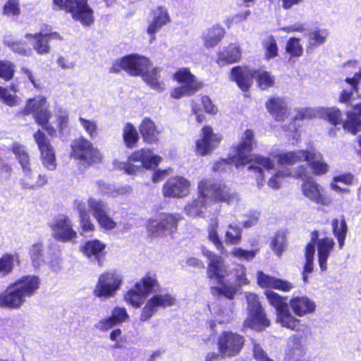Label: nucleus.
I'll return each instance as SVG.
<instances>
[{
    "instance_id": "58",
    "label": "nucleus",
    "mask_w": 361,
    "mask_h": 361,
    "mask_svg": "<svg viewBox=\"0 0 361 361\" xmlns=\"http://www.w3.org/2000/svg\"><path fill=\"white\" fill-rule=\"evenodd\" d=\"M79 122L90 138L96 137L97 135V124L94 121L80 117Z\"/></svg>"
},
{
    "instance_id": "64",
    "label": "nucleus",
    "mask_w": 361,
    "mask_h": 361,
    "mask_svg": "<svg viewBox=\"0 0 361 361\" xmlns=\"http://www.w3.org/2000/svg\"><path fill=\"white\" fill-rule=\"evenodd\" d=\"M0 99L3 103L9 106H16L20 104V98L14 94H11L8 89L3 88L0 94Z\"/></svg>"
},
{
    "instance_id": "31",
    "label": "nucleus",
    "mask_w": 361,
    "mask_h": 361,
    "mask_svg": "<svg viewBox=\"0 0 361 361\" xmlns=\"http://www.w3.org/2000/svg\"><path fill=\"white\" fill-rule=\"evenodd\" d=\"M309 150L289 151L273 156L277 158L278 164L280 165L293 166L308 159Z\"/></svg>"
},
{
    "instance_id": "13",
    "label": "nucleus",
    "mask_w": 361,
    "mask_h": 361,
    "mask_svg": "<svg viewBox=\"0 0 361 361\" xmlns=\"http://www.w3.org/2000/svg\"><path fill=\"white\" fill-rule=\"evenodd\" d=\"M181 219L179 214H159L156 218L149 220L147 229L149 235L158 237L163 235L165 232L173 233Z\"/></svg>"
},
{
    "instance_id": "37",
    "label": "nucleus",
    "mask_w": 361,
    "mask_h": 361,
    "mask_svg": "<svg viewBox=\"0 0 361 361\" xmlns=\"http://www.w3.org/2000/svg\"><path fill=\"white\" fill-rule=\"evenodd\" d=\"M219 221L216 218L212 219L207 228V233L208 240L215 246V247L221 252L226 254V250L219 235Z\"/></svg>"
},
{
    "instance_id": "50",
    "label": "nucleus",
    "mask_w": 361,
    "mask_h": 361,
    "mask_svg": "<svg viewBox=\"0 0 361 361\" xmlns=\"http://www.w3.org/2000/svg\"><path fill=\"white\" fill-rule=\"evenodd\" d=\"M324 107L305 108L297 111L293 120L311 119L313 118H321L322 112H325Z\"/></svg>"
},
{
    "instance_id": "27",
    "label": "nucleus",
    "mask_w": 361,
    "mask_h": 361,
    "mask_svg": "<svg viewBox=\"0 0 361 361\" xmlns=\"http://www.w3.org/2000/svg\"><path fill=\"white\" fill-rule=\"evenodd\" d=\"M231 78L244 92L249 90L255 78V70L247 67L237 66L231 70Z\"/></svg>"
},
{
    "instance_id": "2",
    "label": "nucleus",
    "mask_w": 361,
    "mask_h": 361,
    "mask_svg": "<svg viewBox=\"0 0 361 361\" xmlns=\"http://www.w3.org/2000/svg\"><path fill=\"white\" fill-rule=\"evenodd\" d=\"M238 200V194L224 183L202 179L197 185V197L187 203L184 212L191 218L202 217L207 209L216 202L233 204Z\"/></svg>"
},
{
    "instance_id": "33",
    "label": "nucleus",
    "mask_w": 361,
    "mask_h": 361,
    "mask_svg": "<svg viewBox=\"0 0 361 361\" xmlns=\"http://www.w3.org/2000/svg\"><path fill=\"white\" fill-rule=\"evenodd\" d=\"M244 325L254 330L261 331L269 326V321L266 318L263 309L250 310L248 311Z\"/></svg>"
},
{
    "instance_id": "44",
    "label": "nucleus",
    "mask_w": 361,
    "mask_h": 361,
    "mask_svg": "<svg viewBox=\"0 0 361 361\" xmlns=\"http://www.w3.org/2000/svg\"><path fill=\"white\" fill-rule=\"evenodd\" d=\"M122 136L125 145L129 149L135 147L140 138L136 128L130 123L124 125Z\"/></svg>"
},
{
    "instance_id": "36",
    "label": "nucleus",
    "mask_w": 361,
    "mask_h": 361,
    "mask_svg": "<svg viewBox=\"0 0 361 361\" xmlns=\"http://www.w3.org/2000/svg\"><path fill=\"white\" fill-rule=\"evenodd\" d=\"M161 69L159 68H154L150 69V66L145 73H142V77L145 82L151 87L153 90L161 92L166 89L165 84L159 80Z\"/></svg>"
},
{
    "instance_id": "46",
    "label": "nucleus",
    "mask_w": 361,
    "mask_h": 361,
    "mask_svg": "<svg viewBox=\"0 0 361 361\" xmlns=\"http://www.w3.org/2000/svg\"><path fill=\"white\" fill-rule=\"evenodd\" d=\"M286 177H294V171L288 168H283L276 171L268 180V185L274 189L278 190L281 188L283 180Z\"/></svg>"
},
{
    "instance_id": "54",
    "label": "nucleus",
    "mask_w": 361,
    "mask_h": 361,
    "mask_svg": "<svg viewBox=\"0 0 361 361\" xmlns=\"http://www.w3.org/2000/svg\"><path fill=\"white\" fill-rule=\"evenodd\" d=\"M231 269V275H234L235 283L238 286L249 284L250 281L246 277V267L245 266L237 264L233 269Z\"/></svg>"
},
{
    "instance_id": "11",
    "label": "nucleus",
    "mask_w": 361,
    "mask_h": 361,
    "mask_svg": "<svg viewBox=\"0 0 361 361\" xmlns=\"http://www.w3.org/2000/svg\"><path fill=\"white\" fill-rule=\"evenodd\" d=\"M294 177L303 180L300 186L302 195L310 201L324 205L326 203L325 197L322 194L321 186L314 179L307 176V166L302 164L294 169Z\"/></svg>"
},
{
    "instance_id": "17",
    "label": "nucleus",
    "mask_w": 361,
    "mask_h": 361,
    "mask_svg": "<svg viewBox=\"0 0 361 361\" xmlns=\"http://www.w3.org/2000/svg\"><path fill=\"white\" fill-rule=\"evenodd\" d=\"M122 283L120 274L115 272H106L101 274L94 290V295L98 298H109L115 295Z\"/></svg>"
},
{
    "instance_id": "51",
    "label": "nucleus",
    "mask_w": 361,
    "mask_h": 361,
    "mask_svg": "<svg viewBox=\"0 0 361 361\" xmlns=\"http://www.w3.org/2000/svg\"><path fill=\"white\" fill-rule=\"evenodd\" d=\"M288 348L289 353L297 357L302 356L305 353L304 346L301 343V337L293 335L288 338Z\"/></svg>"
},
{
    "instance_id": "7",
    "label": "nucleus",
    "mask_w": 361,
    "mask_h": 361,
    "mask_svg": "<svg viewBox=\"0 0 361 361\" xmlns=\"http://www.w3.org/2000/svg\"><path fill=\"white\" fill-rule=\"evenodd\" d=\"M161 159L151 149L142 148L133 152L128 157V161L121 163L118 167L126 173L134 175L140 172L142 169H155Z\"/></svg>"
},
{
    "instance_id": "53",
    "label": "nucleus",
    "mask_w": 361,
    "mask_h": 361,
    "mask_svg": "<svg viewBox=\"0 0 361 361\" xmlns=\"http://www.w3.org/2000/svg\"><path fill=\"white\" fill-rule=\"evenodd\" d=\"M324 110L326 111L325 112H322L321 114V118L327 119L332 125L336 126L337 124L341 123L343 124V123L345 121L341 119V113L338 109L335 107H324Z\"/></svg>"
},
{
    "instance_id": "55",
    "label": "nucleus",
    "mask_w": 361,
    "mask_h": 361,
    "mask_svg": "<svg viewBox=\"0 0 361 361\" xmlns=\"http://www.w3.org/2000/svg\"><path fill=\"white\" fill-rule=\"evenodd\" d=\"M30 255L35 267L41 265L45 261L42 245L39 243L33 244L30 249Z\"/></svg>"
},
{
    "instance_id": "35",
    "label": "nucleus",
    "mask_w": 361,
    "mask_h": 361,
    "mask_svg": "<svg viewBox=\"0 0 361 361\" xmlns=\"http://www.w3.org/2000/svg\"><path fill=\"white\" fill-rule=\"evenodd\" d=\"M361 104L356 105L353 111H350L347 114L345 121L343 123L344 130L356 134L361 130Z\"/></svg>"
},
{
    "instance_id": "9",
    "label": "nucleus",
    "mask_w": 361,
    "mask_h": 361,
    "mask_svg": "<svg viewBox=\"0 0 361 361\" xmlns=\"http://www.w3.org/2000/svg\"><path fill=\"white\" fill-rule=\"evenodd\" d=\"M88 0H53L55 8L65 10L72 18L83 25H90L94 21L93 11L87 4Z\"/></svg>"
},
{
    "instance_id": "47",
    "label": "nucleus",
    "mask_w": 361,
    "mask_h": 361,
    "mask_svg": "<svg viewBox=\"0 0 361 361\" xmlns=\"http://www.w3.org/2000/svg\"><path fill=\"white\" fill-rule=\"evenodd\" d=\"M255 78L257 86L263 90L272 87L275 80L274 77L269 71L263 69L255 70Z\"/></svg>"
},
{
    "instance_id": "45",
    "label": "nucleus",
    "mask_w": 361,
    "mask_h": 361,
    "mask_svg": "<svg viewBox=\"0 0 361 361\" xmlns=\"http://www.w3.org/2000/svg\"><path fill=\"white\" fill-rule=\"evenodd\" d=\"M315 243H309L305 249V264L303 268L302 279L305 282L308 281V274L312 273L314 267Z\"/></svg>"
},
{
    "instance_id": "28",
    "label": "nucleus",
    "mask_w": 361,
    "mask_h": 361,
    "mask_svg": "<svg viewBox=\"0 0 361 361\" xmlns=\"http://www.w3.org/2000/svg\"><path fill=\"white\" fill-rule=\"evenodd\" d=\"M139 131L143 141L147 144H154L159 140L161 130L154 121L149 117H145L140 126Z\"/></svg>"
},
{
    "instance_id": "29",
    "label": "nucleus",
    "mask_w": 361,
    "mask_h": 361,
    "mask_svg": "<svg viewBox=\"0 0 361 361\" xmlns=\"http://www.w3.org/2000/svg\"><path fill=\"white\" fill-rule=\"evenodd\" d=\"M317 255L319 267L322 271L327 269V259L332 252L335 243L332 238H323L317 241Z\"/></svg>"
},
{
    "instance_id": "39",
    "label": "nucleus",
    "mask_w": 361,
    "mask_h": 361,
    "mask_svg": "<svg viewBox=\"0 0 361 361\" xmlns=\"http://www.w3.org/2000/svg\"><path fill=\"white\" fill-rule=\"evenodd\" d=\"M329 35V30L326 28L314 29L308 34L307 51L312 50L324 44Z\"/></svg>"
},
{
    "instance_id": "30",
    "label": "nucleus",
    "mask_w": 361,
    "mask_h": 361,
    "mask_svg": "<svg viewBox=\"0 0 361 361\" xmlns=\"http://www.w3.org/2000/svg\"><path fill=\"white\" fill-rule=\"evenodd\" d=\"M290 306L298 317L311 314L315 310V303L306 296L294 297L290 300Z\"/></svg>"
},
{
    "instance_id": "63",
    "label": "nucleus",
    "mask_w": 361,
    "mask_h": 361,
    "mask_svg": "<svg viewBox=\"0 0 361 361\" xmlns=\"http://www.w3.org/2000/svg\"><path fill=\"white\" fill-rule=\"evenodd\" d=\"M286 245L285 235L283 232L276 233L271 242V246L277 255H280Z\"/></svg>"
},
{
    "instance_id": "61",
    "label": "nucleus",
    "mask_w": 361,
    "mask_h": 361,
    "mask_svg": "<svg viewBox=\"0 0 361 361\" xmlns=\"http://www.w3.org/2000/svg\"><path fill=\"white\" fill-rule=\"evenodd\" d=\"M56 116L57 118V126L61 133H63V130L68 126L69 121L68 112L66 109L59 107L56 110Z\"/></svg>"
},
{
    "instance_id": "42",
    "label": "nucleus",
    "mask_w": 361,
    "mask_h": 361,
    "mask_svg": "<svg viewBox=\"0 0 361 361\" xmlns=\"http://www.w3.org/2000/svg\"><path fill=\"white\" fill-rule=\"evenodd\" d=\"M276 322L291 330L298 331L299 329L300 320L292 315L288 307L276 313Z\"/></svg>"
},
{
    "instance_id": "15",
    "label": "nucleus",
    "mask_w": 361,
    "mask_h": 361,
    "mask_svg": "<svg viewBox=\"0 0 361 361\" xmlns=\"http://www.w3.org/2000/svg\"><path fill=\"white\" fill-rule=\"evenodd\" d=\"M245 344L242 335L232 331H224L218 338V350L223 357H232L238 355Z\"/></svg>"
},
{
    "instance_id": "60",
    "label": "nucleus",
    "mask_w": 361,
    "mask_h": 361,
    "mask_svg": "<svg viewBox=\"0 0 361 361\" xmlns=\"http://www.w3.org/2000/svg\"><path fill=\"white\" fill-rule=\"evenodd\" d=\"M258 250H246L240 247H233L231 254L239 259L252 260L257 255Z\"/></svg>"
},
{
    "instance_id": "24",
    "label": "nucleus",
    "mask_w": 361,
    "mask_h": 361,
    "mask_svg": "<svg viewBox=\"0 0 361 361\" xmlns=\"http://www.w3.org/2000/svg\"><path fill=\"white\" fill-rule=\"evenodd\" d=\"M257 279L258 285L262 288H274L283 292H289L294 288L292 283L269 276L261 271H257Z\"/></svg>"
},
{
    "instance_id": "32",
    "label": "nucleus",
    "mask_w": 361,
    "mask_h": 361,
    "mask_svg": "<svg viewBox=\"0 0 361 361\" xmlns=\"http://www.w3.org/2000/svg\"><path fill=\"white\" fill-rule=\"evenodd\" d=\"M307 160L306 161L308 164L312 173L315 176H322L326 174L329 171V165L324 161V158L321 153L319 152L311 149L308 151Z\"/></svg>"
},
{
    "instance_id": "21",
    "label": "nucleus",
    "mask_w": 361,
    "mask_h": 361,
    "mask_svg": "<svg viewBox=\"0 0 361 361\" xmlns=\"http://www.w3.org/2000/svg\"><path fill=\"white\" fill-rule=\"evenodd\" d=\"M87 204L92 216L102 228L110 231L117 227V223L108 214V206L106 203L90 197Z\"/></svg>"
},
{
    "instance_id": "1",
    "label": "nucleus",
    "mask_w": 361,
    "mask_h": 361,
    "mask_svg": "<svg viewBox=\"0 0 361 361\" xmlns=\"http://www.w3.org/2000/svg\"><path fill=\"white\" fill-rule=\"evenodd\" d=\"M160 284L155 274L147 273L124 295V300L135 308L145 304L141 310L140 320L146 322L155 314L159 308H167L176 304V299L169 292H159Z\"/></svg>"
},
{
    "instance_id": "20",
    "label": "nucleus",
    "mask_w": 361,
    "mask_h": 361,
    "mask_svg": "<svg viewBox=\"0 0 361 361\" xmlns=\"http://www.w3.org/2000/svg\"><path fill=\"white\" fill-rule=\"evenodd\" d=\"M33 137L40 151L43 166L49 171L55 170L56 168L55 153L48 137L40 130L35 133Z\"/></svg>"
},
{
    "instance_id": "6",
    "label": "nucleus",
    "mask_w": 361,
    "mask_h": 361,
    "mask_svg": "<svg viewBox=\"0 0 361 361\" xmlns=\"http://www.w3.org/2000/svg\"><path fill=\"white\" fill-rule=\"evenodd\" d=\"M12 152L15 154L21 166L23 176L20 180V183L23 188L35 189L40 188L47 183L44 175L38 174L32 170L30 163V156L26 152L25 147L17 142L12 145Z\"/></svg>"
},
{
    "instance_id": "5",
    "label": "nucleus",
    "mask_w": 361,
    "mask_h": 361,
    "mask_svg": "<svg viewBox=\"0 0 361 361\" xmlns=\"http://www.w3.org/2000/svg\"><path fill=\"white\" fill-rule=\"evenodd\" d=\"M202 254L208 259V277L219 284L216 290L226 298L233 299L237 292V286L235 284L225 281V279L231 276V269L229 265L221 256L209 250L203 249Z\"/></svg>"
},
{
    "instance_id": "25",
    "label": "nucleus",
    "mask_w": 361,
    "mask_h": 361,
    "mask_svg": "<svg viewBox=\"0 0 361 361\" xmlns=\"http://www.w3.org/2000/svg\"><path fill=\"white\" fill-rule=\"evenodd\" d=\"M268 112L277 121H283L289 115V109L286 101L281 97L270 98L265 104Z\"/></svg>"
},
{
    "instance_id": "59",
    "label": "nucleus",
    "mask_w": 361,
    "mask_h": 361,
    "mask_svg": "<svg viewBox=\"0 0 361 361\" xmlns=\"http://www.w3.org/2000/svg\"><path fill=\"white\" fill-rule=\"evenodd\" d=\"M109 339L114 342L112 348L115 349L123 348L126 341V338L120 329H114L109 334Z\"/></svg>"
},
{
    "instance_id": "23",
    "label": "nucleus",
    "mask_w": 361,
    "mask_h": 361,
    "mask_svg": "<svg viewBox=\"0 0 361 361\" xmlns=\"http://www.w3.org/2000/svg\"><path fill=\"white\" fill-rule=\"evenodd\" d=\"M170 21L171 18L167 9L164 6H157L151 11L147 17V34L149 35H154L163 26L169 23Z\"/></svg>"
},
{
    "instance_id": "40",
    "label": "nucleus",
    "mask_w": 361,
    "mask_h": 361,
    "mask_svg": "<svg viewBox=\"0 0 361 361\" xmlns=\"http://www.w3.org/2000/svg\"><path fill=\"white\" fill-rule=\"evenodd\" d=\"M55 34H42L27 35L26 37H32L34 40L33 49L39 54H46L49 51V42Z\"/></svg>"
},
{
    "instance_id": "48",
    "label": "nucleus",
    "mask_w": 361,
    "mask_h": 361,
    "mask_svg": "<svg viewBox=\"0 0 361 361\" xmlns=\"http://www.w3.org/2000/svg\"><path fill=\"white\" fill-rule=\"evenodd\" d=\"M333 231L335 237L337 238L339 247L341 249L345 243V238L347 233V225L345 221L334 219L332 221Z\"/></svg>"
},
{
    "instance_id": "56",
    "label": "nucleus",
    "mask_w": 361,
    "mask_h": 361,
    "mask_svg": "<svg viewBox=\"0 0 361 361\" xmlns=\"http://www.w3.org/2000/svg\"><path fill=\"white\" fill-rule=\"evenodd\" d=\"M101 192L104 195H107L110 197H117L120 195H124L130 191L128 186H122L115 188L110 185L102 184L100 185Z\"/></svg>"
},
{
    "instance_id": "16",
    "label": "nucleus",
    "mask_w": 361,
    "mask_h": 361,
    "mask_svg": "<svg viewBox=\"0 0 361 361\" xmlns=\"http://www.w3.org/2000/svg\"><path fill=\"white\" fill-rule=\"evenodd\" d=\"M347 73H353V77H347L343 84V90L339 101L348 102L350 101L355 93L358 92V85L361 81V67L357 61H349L344 65Z\"/></svg>"
},
{
    "instance_id": "34",
    "label": "nucleus",
    "mask_w": 361,
    "mask_h": 361,
    "mask_svg": "<svg viewBox=\"0 0 361 361\" xmlns=\"http://www.w3.org/2000/svg\"><path fill=\"white\" fill-rule=\"evenodd\" d=\"M224 35V29L219 25L208 28L202 34L204 46L207 49L214 47L221 41Z\"/></svg>"
},
{
    "instance_id": "38",
    "label": "nucleus",
    "mask_w": 361,
    "mask_h": 361,
    "mask_svg": "<svg viewBox=\"0 0 361 361\" xmlns=\"http://www.w3.org/2000/svg\"><path fill=\"white\" fill-rule=\"evenodd\" d=\"M240 56L241 50L240 47L236 44H231L219 53L217 63L220 66L235 63L240 60Z\"/></svg>"
},
{
    "instance_id": "3",
    "label": "nucleus",
    "mask_w": 361,
    "mask_h": 361,
    "mask_svg": "<svg viewBox=\"0 0 361 361\" xmlns=\"http://www.w3.org/2000/svg\"><path fill=\"white\" fill-rule=\"evenodd\" d=\"M255 135L252 130H246L241 135L238 145L232 147L230 154V160L236 168L245 166L249 163L250 165L247 170L255 174L257 185H264V172H270L275 169V163L269 157L259 154H252L251 152L255 146Z\"/></svg>"
},
{
    "instance_id": "19",
    "label": "nucleus",
    "mask_w": 361,
    "mask_h": 361,
    "mask_svg": "<svg viewBox=\"0 0 361 361\" xmlns=\"http://www.w3.org/2000/svg\"><path fill=\"white\" fill-rule=\"evenodd\" d=\"M49 226L52 236L57 240L68 242L77 236L71 219L66 215H59L49 224Z\"/></svg>"
},
{
    "instance_id": "12",
    "label": "nucleus",
    "mask_w": 361,
    "mask_h": 361,
    "mask_svg": "<svg viewBox=\"0 0 361 361\" xmlns=\"http://www.w3.org/2000/svg\"><path fill=\"white\" fill-rule=\"evenodd\" d=\"M151 66L150 61L145 56L130 54L116 61L110 68L111 73H118L121 69L133 76L141 75Z\"/></svg>"
},
{
    "instance_id": "57",
    "label": "nucleus",
    "mask_w": 361,
    "mask_h": 361,
    "mask_svg": "<svg viewBox=\"0 0 361 361\" xmlns=\"http://www.w3.org/2000/svg\"><path fill=\"white\" fill-rule=\"evenodd\" d=\"M265 49V57L267 59L275 58L278 55V47L275 39L271 36L263 42Z\"/></svg>"
},
{
    "instance_id": "14",
    "label": "nucleus",
    "mask_w": 361,
    "mask_h": 361,
    "mask_svg": "<svg viewBox=\"0 0 361 361\" xmlns=\"http://www.w3.org/2000/svg\"><path fill=\"white\" fill-rule=\"evenodd\" d=\"M49 106L47 99L43 96H38L27 100L21 114L24 116L32 114L38 125L44 126L47 123H49L52 116Z\"/></svg>"
},
{
    "instance_id": "10",
    "label": "nucleus",
    "mask_w": 361,
    "mask_h": 361,
    "mask_svg": "<svg viewBox=\"0 0 361 361\" xmlns=\"http://www.w3.org/2000/svg\"><path fill=\"white\" fill-rule=\"evenodd\" d=\"M71 156L85 166L100 163L103 158L99 149L94 147L90 141L84 137L73 140L71 144Z\"/></svg>"
},
{
    "instance_id": "52",
    "label": "nucleus",
    "mask_w": 361,
    "mask_h": 361,
    "mask_svg": "<svg viewBox=\"0 0 361 361\" xmlns=\"http://www.w3.org/2000/svg\"><path fill=\"white\" fill-rule=\"evenodd\" d=\"M300 41L299 38L291 37L286 43V51L293 57H300L303 54V47Z\"/></svg>"
},
{
    "instance_id": "41",
    "label": "nucleus",
    "mask_w": 361,
    "mask_h": 361,
    "mask_svg": "<svg viewBox=\"0 0 361 361\" xmlns=\"http://www.w3.org/2000/svg\"><path fill=\"white\" fill-rule=\"evenodd\" d=\"M242 228L236 223H230L224 233V243L226 245H236L242 241Z\"/></svg>"
},
{
    "instance_id": "49",
    "label": "nucleus",
    "mask_w": 361,
    "mask_h": 361,
    "mask_svg": "<svg viewBox=\"0 0 361 361\" xmlns=\"http://www.w3.org/2000/svg\"><path fill=\"white\" fill-rule=\"evenodd\" d=\"M265 295L269 304L275 309L276 313L288 307L287 298H283L272 290H266Z\"/></svg>"
},
{
    "instance_id": "8",
    "label": "nucleus",
    "mask_w": 361,
    "mask_h": 361,
    "mask_svg": "<svg viewBox=\"0 0 361 361\" xmlns=\"http://www.w3.org/2000/svg\"><path fill=\"white\" fill-rule=\"evenodd\" d=\"M173 78L180 84L171 92V97L176 99L191 97L203 87V83L188 68L178 69L174 73Z\"/></svg>"
},
{
    "instance_id": "22",
    "label": "nucleus",
    "mask_w": 361,
    "mask_h": 361,
    "mask_svg": "<svg viewBox=\"0 0 361 361\" xmlns=\"http://www.w3.org/2000/svg\"><path fill=\"white\" fill-rule=\"evenodd\" d=\"M190 180L182 176L170 178L163 185L162 192L165 197L183 198L190 192Z\"/></svg>"
},
{
    "instance_id": "43",
    "label": "nucleus",
    "mask_w": 361,
    "mask_h": 361,
    "mask_svg": "<svg viewBox=\"0 0 361 361\" xmlns=\"http://www.w3.org/2000/svg\"><path fill=\"white\" fill-rule=\"evenodd\" d=\"M16 264H20V257L16 253L4 254L0 257V278L9 274L13 271Z\"/></svg>"
},
{
    "instance_id": "62",
    "label": "nucleus",
    "mask_w": 361,
    "mask_h": 361,
    "mask_svg": "<svg viewBox=\"0 0 361 361\" xmlns=\"http://www.w3.org/2000/svg\"><path fill=\"white\" fill-rule=\"evenodd\" d=\"M14 74V66L7 61H0V78L5 80H11Z\"/></svg>"
},
{
    "instance_id": "18",
    "label": "nucleus",
    "mask_w": 361,
    "mask_h": 361,
    "mask_svg": "<svg viewBox=\"0 0 361 361\" xmlns=\"http://www.w3.org/2000/svg\"><path fill=\"white\" fill-rule=\"evenodd\" d=\"M222 137L215 133L210 126L202 128L200 138L195 142L196 153L200 156L211 154L220 144Z\"/></svg>"
},
{
    "instance_id": "26",
    "label": "nucleus",
    "mask_w": 361,
    "mask_h": 361,
    "mask_svg": "<svg viewBox=\"0 0 361 361\" xmlns=\"http://www.w3.org/2000/svg\"><path fill=\"white\" fill-rule=\"evenodd\" d=\"M106 247V245L104 242L98 239H93L86 241L80 246V250L90 260L100 263L101 258L105 254Z\"/></svg>"
},
{
    "instance_id": "4",
    "label": "nucleus",
    "mask_w": 361,
    "mask_h": 361,
    "mask_svg": "<svg viewBox=\"0 0 361 361\" xmlns=\"http://www.w3.org/2000/svg\"><path fill=\"white\" fill-rule=\"evenodd\" d=\"M39 279L35 276H26L10 284L5 293L0 294V307L18 309L38 290Z\"/></svg>"
}]
</instances>
